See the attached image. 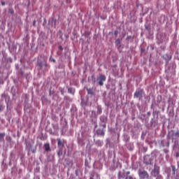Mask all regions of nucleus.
<instances>
[{
    "label": "nucleus",
    "mask_w": 179,
    "mask_h": 179,
    "mask_svg": "<svg viewBox=\"0 0 179 179\" xmlns=\"http://www.w3.org/2000/svg\"><path fill=\"white\" fill-rule=\"evenodd\" d=\"M134 99H142L143 97V89L136 90L134 94Z\"/></svg>",
    "instance_id": "2"
},
{
    "label": "nucleus",
    "mask_w": 179,
    "mask_h": 179,
    "mask_svg": "<svg viewBox=\"0 0 179 179\" xmlns=\"http://www.w3.org/2000/svg\"><path fill=\"white\" fill-rule=\"evenodd\" d=\"M58 148H64V143L61 141V138H57Z\"/></svg>",
    "instance_id": "6"
},
{
    "label": "nucleus",
    "mask_w": 179,
    "mask_h": 179,
    "mask_svg": "<svg viewBox=\"0 0 179 179\" xmlns=\"http://www.w3.org/2000/svg\"><path fill=\"white\" fill-rule=\"evenodd\" d=\"M173 136H176L177 138H179V130H178L176 132L173 134Z\"/></svg>",
    "instance_id": "13"
},
{
    "label": "nucleus",
    "mask_w": 179,
    "mask_h": 179,
    "mask_svg": "<svg viewBox=\"0 0 179 179\" xmlns=\"http://www.w3.org/2000/svg\"><path fill=\"white\" fill-rule=\"evenodd\" d=\"M3 110V106L0 105V113Z\"/></svg>",
    "instance_id": "14"
},
{
    "label": "nucleus",
    "mask_w": 179,
    "mask_h": 179,
    "mask_svg": "<svg viewBox=\"0 0 179 179\" xmlns=\"http://www.w3.org/2000/svg\"><path fill=\"white\" fill-rule=\"evenodd\" d=\"M44 148L46 152H49V150H51V148L50 147V144L49 143H45L44 145Z\"/></svg>",
    "instance_id": "7"
},
{
    "label": "nucleus",
    "mask_w": 179,
    "mask_h": 179,
    "mask_svg": "<svg viewBox=\"0 0 179 179\" xmlns=\"http://www.w3.org/2000/svg\"><path fill=\"white\" fill-rule=\"evenodd\" d=\"M43 65L45 66V68L48 67V64H47V62H45L43 63Z\"/></svg>",
    "instance_id": "18"
},
{
    "label": "nucleus",
    "mask_w": 179,
    "mask_h": 179,
    "mask_svg": "<svg viewBox=\"0 0 179 179\" xmlns=\"http://www.w3.org/2000/svg\"><path fill=\"white\" fill-rule=\"evenodd\" d=\"M126 174H127V176H129V175L131 174V172H130V171H127V172L126 173Z\"/></svg>",
    "instance_id": "20"
},
{
    "label": "nucleus",
    "mask_w": 179,
    "mask_h": 179,
    "mask_svg": "<svg viewBox=\"0 0 179 179\" xmlns=\"http://www.w3.org/2000/svg\"><path fill=\"white\" fill-rule=\"evenodd\" d=\"M176 157H179V152H176Z\"/></svg>",
    "instance_id": "22"
},
{
    "label": "nucleus",
    "mask_w": 179,
    "mask_h": 179,
    "mask_svg": "<svg viewBox=\"0 0 179 179\" xmlns=\"http://www.w3.org/2000/svg\"><path fill=\"white\" fill-rule=\"evenodd\" d=\"M51 61L52 62H55V59H52Z\"/></svg>",
    "instance_id": "25"
},
{
    "label": "nucleus",
    "mask_w": 179,
    "mask_h": 179,
    "mask_svg": "<svg viewBox=\"0 0 179 179\" xmlns=\"http://www.w3.org/2000/svg\"><path fill=\"white\" fill-rule=\"evenodd\" d=\"M59 50H60L61 51H62V50H64V48H62V45H59Z\"/></svg>",
    "instance_id": "19"
},
{
    "label": "nucleus",
    "mask_w": 179,
    "mask_h": 179,
    "mask_svg": "<svg viewBox=\"0 0 179 179\" xmlns=\"http://www.w3.org/2000/svg\"><path fill=\"white\" fill-rule=\"evenodd\" d=\"M61 93H62V94H64V91L62 90V91H61Z\"/></svg>",
    "instance_id": "28"
},
{
    "label": "nucleus",
    "mask_w": 179,
    "mask_h": 179,
    "mask_svg": "<svg viewBox=\"0 0 179 179\" xmlns=\"http://www.w3.org/2000/svg\"><path fill=\"white\" fill-rule=\"evenodd\" d=\"M33 26H36V20L33 21Z\"/></svg>",
    "instance_id": "21"
},
{
    "label": "nucleus",
    "mask_w": 179,
    "mask_h": 179,
    "mask_svg": "<svg viewBox=\"0 0 179 179\" xmlns=\"http://www.w3.org/2000/svg\"><path fill=\"white\" fill-rule=\"evenodd\" d=\"M90 179H94L93 178H90Z\"/></svg>",
    "instance_id": "30"
},
{
    "label": "nucleus",
    "mask_w": 179,
    "mask_h": 179,
    "mask_svg": "<svg viewBox=\"0 0 179 179\" xmlns=\"http://www.w3.org/2000/svg\"><path fill=\"white\" fill-rule=\"evenodd\" d=\"M118 178H125V173H121V172H118Z\"/></svg>",
    "instance_id": "10"
},
{
    "label": "nucleus",
    "mask_w": 179,
    "mask_h": 179,
    "mask_svg": "<svg viewBox=\"0 0 179 179\" xmlns=\"http://www.w3.org/2000/svg\"><path fill=\"white\" fill-rule=\"evenodd\" d=\"M3 138H5V133H0V142L3 141Z\"/></svg>",
    "instance_id": "11"
},
{
    "label": "nucleus",
    "mask_w": 179,
    "mask_h": 179,
    "mask_svg": "<svg viewBox=\"0 0 179 179\" xmlns=\"http://www.w3.org/2000/svg\"><path fill=\"white\" fill-rule=\"evenodd\" d=\"M1 5H2V6H4L5 2H1Z\"/></svg>",
    "instance_id": "24"
},
{
    "label": "nucleus",
    "mask_w": 179,
    "mask_h": 179,
    "mask_svg": "<svg viewBox=\"0 0 179 179\" xmlns=\"http://www.w3.org/2000/svg\"><path fill=\"white\" fill-rule=\"evenodd\" d=\"M87 91L88 94H91L92 96L94 94V92H93V90L92 88H87Z\"/></svg>",
    "instance_id": "8"
},
{
    "label": "nucleus",
    "mask_w": 179,
    "mask_h": 179,
    "mask_svg": "<svg viewBox=\"0 0 179 179\" xmlns=\"http://www.w3.org/2000/svg\"><path fill=\"white\" fill-rule=\"evenodd\" d=\"M101 113V108H98L97 114H100Z\"/></svg>",
    "instance_id": "16"
},
{
    "label": "nucleus",
    "mask_w": 179,
    "mask_h": 179,
    "mask_svg": "<svg viewBox=\"0 0 179 179\" xmlns=\"http://www.w3.org/2000/svg\"><path fill=\"white\" fill-rule=\"evenodd\" d=\"M106 76L101 74L97 78L96 80L98 82V85L99 86H103L104 85V82H106Z\"/></svg>",
    "instance_id": "3"
},
{
    "label": "nucleus",
    "mask_w": 179,
    "mask_h": 179,
    "mask_svg": "<svg viewBox=\"0 0 179 179\" xmlns=\"http://www.w3.org/2000/svg\"><path fill=\"white\" fill-rule=\"evenodd\" d=\"M92 79H94V76H92Z\"/></svg>",
    "instance_id": "27"
},
{
    "label": "nucleus",
    "mask_w": 179,
    "mask_h": 179,
    "mask_svg": "<svg viewBox=\"0 0 179 179\" xmlns=\"http://www.w3.org/2000/svg\"><path fill=\"white\" fill-rule=\"evenodd\" d=\"M96 135H101V136H104V130L101 129L96 130Z\"/></svg>",
    "instance_id": "5"
},
{
    "label": "nucleus",
    "mask_w": 179,
    "mask_h": 179,
    "mask_svg": "<svg viewBox=\"0 0 179 179\" xmlns=\"http://www.w3.org/2000/svg\"><path fill=\"white\" fill-rule=\"evenodd\" d=\"M9 13L13 15V13H15V11H13V10H9Z\"/></svg>",
    "instance_id": "15"
},
{
    "label": "nucleus",
    "mask_w": 179,
    "mask_h": 179,
    "mask_svg": "<svg viewBox=\"0 0 179 179\" xmlns=\"http://www.w3.org/2000/svg\"><path fill=\"white\" fill-rule=\"evenodd\" d=\"M38 66H39L40 69H43V66H44V63L41 61H38Z\"/></svg>",
    "instance_id": "9"
},
{
    "label": "nucleus",
    "mask_w": 179,
    "mask_h": 179,
    "mask_svg": "<svg viewBox=\"0 0 179 179\" xmlns=\"http://www.w3.org/2000/svg\"><path fill=\"white\" fill-rule=\"evenodd\" d=\"M138 176L140 179H149V173L145 170L138 171Z\"/></svg>",
    "instance_id": "1"
},
{
    "label": "nucleus",
    "mask_w": 179,
    "mask_h": 179,
    "mask_svg": "<svg viewBox=\"0 0 179 179\" xmlns=\"http://www.w3.org/2000/svg\"><path fill=\"white\" fill-rule=\"evenodd\" d=\"M94 83H96V80H94Z\"/></svg>",
    "instance_id": "29"
},
{
    "label": "nucleus",
    "mask_w": 179,
    "mask_h": 179,
    "mask_svg": "<svg viewBox=\"0 0 179 179\" xmlns=\"http://www.w3.org/2000/svg\"><path fill=\"white\" fill-rule=\"evenodd\" d=\"M68 92H69V93H71V94H73V93H75V90H73V88H72V87H69L68 89Z\"/></svg>",
    "instance_id": "12"
},
{
    "label": "nucleus",
    "mask_w": 179,
    "mask_h": 179,
    "mask_svg": "<svg viewBox=\"0 0 179 179\" xmlns=\"http://www.w3.org/2000/svg\"><path fill=\"white\" fill-rule=\"evenodd\" d=\"M8 139H10V137H8Z\"/></svg>",
    "instance_id": "31"
},
{
    "label": "nucleus",
    "mask_w": 179,
    "mask_h": 179,
    "mask_svg": "<svg viewBox=\"0 0 179 179\" xmlns=\"http://www.w3.org/2000/svg\"><path fill=\"white\" fill-rule=\"evenodd\" d=\"M2 97H3V94H2Z\"/></svg>",
    "instance_id": "32"
},
{
    "label": "nucleus",
    "mask_w": 179,
    "mask_h": 179,
    "mask_svg": "<svg viewBox=\"0 0 179 179\" xmlns=\"http://www.w3.org/2000/svg\"><path fill=\"white\" fill-rule=\"evenodd\" d=\"M144 164H146V166H149V164H152V160L149 157H144Z\"/></svg>",
    "instance_id": "4"
},
{
    "label": "nucleus",
    "mask_w": 179,
    "mask_h": 179,
    "mask_svg": "<svg viewBox=\"0 0 179 179\" xmlns=\"http://www.w3.org/2000/svg\"><path fill=\"white\" fill-rule=\"evenodd\" d=\"M115 43H116L117 44H120V38L117 39L116 41H115Z\"/></svg>",
    "instance_id": "17"
},
{
    "label": "nucleus",
    "mask_w": 179,
    "mask_h": 179,
    "mask_svg": "<svg viewBox=\"0 0 179 179\" xmlns=\"http://www.w3.org/2000/svg\"><path fill=\"white\" fill-rule=\"evenodd\" d=\"M117 31H115V36H117Z\"/></svg>",
    "instance_id": "26"
},
{
    "label": "nucleus",
    "mask_w": 179,
    "mask_h": 179,
    "mask_svg": "<svg viewBox=\"0 0 179 179\" xmlns=\"http://www.w3.org/2000/svg\"><path fill=\"white\" fill-rule=\"evenodd\" d=\"M155 174H156V176L159 175V171H155Z\"/></svg>",
    "instance_id": "23"
}]
</instances>
